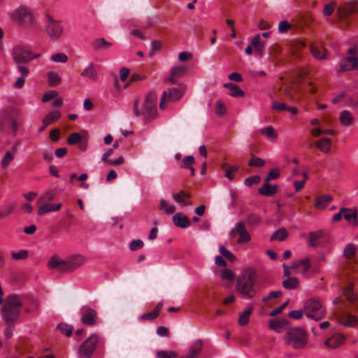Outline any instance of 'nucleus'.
I'll return each instance as SVG.
<instances>
[{"instance_id":"f257e3e1","label":"nucleus","mask_w":358,"mask_h":358,"mask_svg":"<svg viewBox=\"0 0 358 358\" xmlns=\"http://www.w3.org/2000/svg\"><path fill=\"white\" fill-rule=\"evenodd\" d=\"M133 111L135 117H142L145 122H149L157 117V95L153 92H148L141 103L137 98L133 103Z\"/></svg>"},{"instance_id":"f03ea898","label":"nucleus","mask_w":358,"mask_h":358,"mask_svg":"<svg viewBox=\"0 0 358 358\" xmlns=\"http://www.w3.org/2000/svg\"><path fill=\"white\" fill-rule=\"evenodd\" d=\"M257 280L255 271L245 269L242 271L237 278L235 289L241 298L250 299L257 294L255 284Z\"/></svg>"},{"instance_id":"7ed1b4c3","label":"nucleus","mask_w":358,"mask_h":358,"mask_svg":"<svg viewBox=\"0 0 358 358\" xmlns=\"http://www.w3.org/2000/svg\"><path fill=\"white\" fill-rule=\"evenodd\" d=\"M284 341L295 350L303 349L308 343V334L303 328H291L285 333Z\"/></svg>"},{"instance_id":"20e7f679","label":"nucleus","mask_w":358,"mask_h":358,"mask_svg":"<svg viewBox=\"0 0 358 358\" xmlns=\"http://www.w3.org/2000/svg\"><path fill=\"white\" fill-rule=\"evenodd\" d=\"M22 301L19 296L11 295L8 297L6 302L2 308V315L3 320L7 322H11L16 320L20 313Z\"/></svg>"},{"instance_id":"39448f33","label":"nucleus","mask_w":358,"mask_h":358,"mask_svg":"<svg viewBox=\"0 0 358 358\" xmlns=\"http://www.w3.org/2000/svg\"><path fill=\"white\" fill-rule=\"evenodd\" d=\"M303 312L307 317L318 321L324 317L326 309L321 300L317 297H314L304 301Z\"/></svg>"},{"instance_id":"423d86ee","label":"nucleus","mask_w":358,"mask_h":358,"mask_svg":"<svg viewBox=\"0 0 358 358\" xmlns=\"http://www.w3.org/2000/svg\"><path fill=\"white\" fill-rule=\"evenodd\" d=\"M185 92V86L180 84L177 87H170L167 90H164L160 99L159 107L162 110L168 108L169 102H176L179 101Z\"/></svg>"},{"instance_id":"0eeeda50","label":"nucleus","mask_w":358,"mask_h":358,"mask_svg":"<svg viewBox=\"0 0 358 358\" xmlns=\"http://www.w3.org/2000/svg\"><path fill=\"white\" fill-rule=\"evenodd\" d=\"M99 343L98 334H92L78 347L76 355L78 358H91Z\"/></svg>"},{"instance_id":"6e6552de","label":"nucleus","mask_w":358,"mask_h":358,"mask_svg":"<svg viewBox=\"0 0 358 358\" xmlns=\"http://www.w3.org/2000/svg\"><path fill=\"white\" fill-rule=\"evenodd\" d=\"M46 19L45 31L50 40L55 42L57 41L64 33L62 21L55 19L50 15H47Z\"/></svg>"},{"instance_id":"1a4fd4ad","label":"nucleus","mask_w":358,"mask_h":358,"mask_svg":"<svg viewBox=\"0 0 358 358\" xmlns=\"http://www.w3.org/2000/svg\"><path fill=\"white\" fill-rule=\"evenodd\" d=\"M13 20L17 21L27 27H31L34 24V15L31 10L27 6H20L11 14Z\"/></svg>"},{"instance_id":"9d476101","label":"nucleus","mask_w":358,"mask_h":358,"mask_svg":"<svg viewBox=\"0 0 358 358\" xmlns=\"http://www.w3.org/2000/svg\"><path fill=\"white\" fill-rule=\"evenodd\" d=\"M349 56L343 59L339 64L340 70L350 71L358 69V49L350 48L348 50Z\"/></svg>"},{"instance_id":"9b49d317","label":"nucleus","mask_w":358,"mask_h":358,"mask_svg":"<svg viewBox=\"0 0 358 358\" xmlns=\"http://www.w3.org/2000/svg\"><path fill=\"white\" fill-rule=\"evenodd\" d=\"M86 262V258L81 255H74L66 258L64 266L60 268L62 272H73Z\"/></svg>"},{"instance_id":"f8f14e48","label":"nucleus","mask_w":358,"mask_h":358,"mask_svg":"<svg viewBox=\"0 0 358 358\" xmlns=\"http://www.w3.org/2000/svg\"><path fill=\"white\" fill-rule=\"evenodd\" d=\"M13 55L15 62L19 64V65H21L22 63H27L38 57V55H34L29 50L22 47L15 48Z\"/></svg>"},{"instance_id":"ddd939ff","label":"nucleus","mask_w":358,"mask_h":358,"mask_svg":"<svg viewBox=\"0 0 358 358\" xmlns=\"http://www.w3.org/2000/svg\"><path fill=\"white\" fill-rule=\"evenodd\" d=\"M337 12L341 17H346L358 12V1L350 0L344 2L338 6Z\"/></svg>"},{"instance_id":"4468645a","label":"nucleus","mask_w":358,"mask_h":358,"mask_svg":"<svg viewBox=\"0 0 358 358\" xmlns=\"http://www.w3.org/2000/svg\"><path fill=\"white\" fill-rule=\"evenodd\" d=\"M245 222H239L236 224L235 227L231 230V235L233 236L237 233L239 235V238L237 240V243L239 244H243L250 241L251 236L249 232L245 228Z\"/></svg>"},{"instance_id":"2eb2a0df","label":"nucleus","mask_w":358,"mask_h":358,"mask_svg":"<svg viewBox=\"0 0 358 358\" xmlns=\"http://www.w3.org/2000/svg\"><path fill=\"white\" fill-rule=\"evenodd\" d=\"M97 319V313L94 309L91 308H83L81 321L84 324L94 326L96 324Z\"/></svg>"},{"instance_id":"dca6fc26","label":"nucleus","mask_w":358,"mask_h":358,"mask_svg":"<svg viewBox=\"0 0 358 358\" xmlns=\"http://www.w3.org/2000/svg\"><path fill=\"white\" fill-rule=\"evenodd\" d=\"M187 71V68L184 65L173 66L170 71V76L164 80L165 83H176L177 79L182 78Z\"/></svg>"},{"instance_id":"f3484780","label":"nucleus","mask_w":358,"mask_h":358,"mask_svg":"<svg viewBox=\"0 0 358 358\" xmlns=\"http://www.w3.org/2000/svg\"><path fill=\"white\" fill-rule=\"evenodd\" d=\"M338 322L344 327H355L358 318L356 315H352L348 313H343L338 317Z\"/></svg>"},{"instance_id":"a211bd4d","label":"nucleus","mask_w":358,"mask_h":358,"mask_svg":"<svg viewBox=\"0 0 358 358\" xmlns=\"http://www.w3.org/2000/svg\"><path fill=\"white\" fill-rule=\"evenodd\" d=\"M191 194L185 192L184 190H180L178 192L173 193L172 194V198L173 200L182 206H188L192 205V202L189 200Z\"/></svg>"},{"instance_id":"6ab92c4d","label":"nucleus","mask_w":358,"mask_h":358,"mask_svg":"<svg viewBox=\"0 0 358 358\" xmlns=\"http://www.w3.org/2000/svg\"><path fill=\"white\" fill-rule=\"evenodd\" d=\"M82 77L95 82L99 78V73L94 63L90 62L80 73Z\"/></svg>"},{"instance_id":"aec40b11","label":"nucleus","mask_w":358,"mask_h":358,"mask_svg":"<svg viewBox=\"0 0 358 358\" xmlns=\"http://www.w3.org/2000/svg\"><path fill=\"white\" fill-rule=\"evenodd\" d=\"M343 217L349 224L357 226V211L353 208H342Z\"/></svg>"},{"instance_id":"412c9836","label":"nucleus","mask_w":358,"mask_h":358,"mask_svg":"<svg viewBox=\"0 0 358 358\" xmlns=\"http://www.w3.org/2000/svg\"><path fill=\"white\" fill-rule=\"evenodd\" d=\"M173 222L175 226L180 228H187L190 226L189 218L182 213H177L173 216Z\"/></svg>"},{"instance_id":"4be33fe9","label":"nucleus","mask_w":358,"mask_h":358,"mask_svg":"<svg viewBox=\"0 0 358 358\" xmlns=\"http://www.w3.org/2000/svg\"><path fill=\"white\" fill-rule=\"evenodd\" d=\"M345 339V337L344 335L337 334L334 335L332 337L328 338L325 341V345L328 346L329 348H337L343 344Z\"/></svg>"},{"instance_id":"5701e85b","label":"nucleus","mask_w":358,"mask_h":358,"mask_svg":"<svg viewBox=\"0 0 358 358\" xmlns=\"http://www.w3.org/2000/svg\"><path fill=\"white\" fill-rule=\"evenodd\" d=\"M278 186L277 185H271L268 182H266V180H264V182L259 189L258 192L260 194L266 196H271L274 195L277 192Z\"/></svg>"},{"instance_id":"b1692460","label":"nucleus","mask_w":358,"mask_h":358,"mask_svg":"<svg viewBox=\"0 0 358 358\" xmlns=\"http://www.w3.org/2000/svg\"><path fill=\"white\" fill-rule=\"evenodd\" d=\"M112 45V43L106 41L103 38H96L92 43V46L96 51L108 50Z\"/></svg>"},{"instance_id":"393cba45","label":"nucleus","mask_w":358,"mask_h":358,"mask_svg":"<svg viewBox=\"0 0 358 358\" xmlns=\"http://www.w3.org/2000/svg\"><path fill=\"white\" fill-rule=\"evenodd\" d=\"M17 69L20 72L21 76L17 79L13 86L16 88H21L24 85L25 78L29 73V69L22 65H17Z\"/></svg>"},{"instance_id":"a878e982","label":"nucleus","mask_w":358,"mask_h":358,"mask_svg":"<svg viewBox=\"0 0 358 358\" xmlns=\"http://www.w3.org/2000/svg\"><path fill=\"white\" fill-rule=\"evenodd\" d=\"M202 346L203 343L201 340L194 341L183 358H194L201 352Z\"/></svg>"},{"instance_id":"bb28decb","label":"nucleus","mask_w":358,"mask_h":358,"mask_svg":"<svg viewBox=\"0 0 358 358\" xmlns=\"http://www.w3.org/2000/svg\"><path fill=\"white\" fill-rule=\"evenodd\" d=\"M354 117L352 113L347 110L341 112L339 120L341 124L345 127H349L354 122Z\"/></svg>"},{"instance_id":"cd10ccee","label":"nucleus","mask_w":358,"mask_h":358,"mask_svg":"<svg viewBox=\"0 0 358 358\" xmlns=\"http://www.w3.org/2000/svg\"><path fill=\"white\" fill-rule=\"evenodd\" d=\"M224 88H227L230 90V96L234 97L244 96L245 92L242 90L237 85L228 83L223 85Z\"/></svg>"},{"instance_id":"c85d7f7f","label":"nucleus","mask_w":358,"mask_h":358,"mask_svg":"<svg viewBox=\"0 0 358 358\" xmlns=\"http://www.w3.org/2000/svg\"><path fill=\"white\" fill-rule=\"evenodd\" d=\"M310 51L313 56L317 59L324 60L327 59L326 50L322 47L311 45L310 47Z\"/></svg>"},{"instance_id":"c756f323","label":"nucleus","mask_w":358,"mask_h":358,"mask_svg":"<svg viewBox=\"0 0 358 358\" xmlns=\"http://www.w3.org/2000/svg\"><path fill=\"white\" fill-rule=\"evenodd\" d=\"M61 117V113L59 110H54L50 112L47 115H45L43 120L42 123L45 125H49L55 121L58 120Z\"/></svg>"},{"instance_id":"7c9ffc66","label":"nucleus","mask_w":358,"mask_h":358,"mask_svg":"<svg viewBox=\"0 0 358 358\" xmlns=\"http://www.w3.org/2000/svg\"><path fill=\"white\" fill-rule=\"evenodd\" d=\"M315 145L322 152L327 153L331 148V141L328 138H323L317 141Z\"/></svg>"},{"instance_id":"2f4dec72","label":"nucleus","mask_w":358,"mask_h":358,"mask_svg":"<svg viewBox=\"0 0 358 358\" xmlns=\"http://www.w3.org/2000/svg\"><path fill=\"white\" fill-rule=\"evenodd\" d=\"M15 152L16 150L15 148H13V150L7 151L5 153L1 161V166L2 168H6L8 166V164L14 159Z\"/></svg>"},{"instance_id":"473e14b6","label":"nucleus","mask_w":358,"mask_h":358,"mask_svg":"<svg viewBox=\"0 0 358 358\" xmlns=\"http://www.w3.org/2000/svg\"><path fill=\"white\" fill-rule=\"evenodd\" d=\"M282 287L286 289H294L299 285V280L295 277H289L282 282Z\"/></svg>"},{"instance_id":"72a5a7b5","label":"nucleus","mask_w":358,"mask_h":358,"mask_svg":"<svg viewBox=\"0 0 358 358\" xmlns=\"http://www.w3.org/2000/svg\"><path fill=\"white\" fill-rule=\"evenodd\" d=\"M64 263L65 260L59 259V257L57 255H53L48 260V265L49 268L52 269L58 267H60L61 268L62 267L64 266Z\"/></svg>"},{"instance_id":"f704fd0d","label":"nucleus","mask_w":358,"mask_h":358,"mask_svg":"<svg viewBox=\"0 0 358 358\" xmlns=\"http://www.w3.org/2000/svg\"><path fill=\"white\" fill-rule=\"evenodd\" d=\"M159 209L162 210L166 215H171L176 210V208L173 205L169 204L165 199H160Z\"/></svg>"},{"instance_id":"c9c22d12","label":"nucleus","mask_w":358,"mask_h":358,"mask_svg":"<svg viewBox=\"0 0 358 358\" xmlns=\"http://www.w3.org/2000/svg\"><path fill=\"white\" fill-rule=\"evenodd\" d=\"M253 310L252 306H249L238 318V324L241 326L246 325L248 323L250 316Z\"/></svg>"},{"instance_id":"e433bc0d","label":"nucleus","mask_w":358,"mask_h":358,"mask_svg":"<svg viewBox=\"0 0 358 358\" xmlns=\"http://www.w3.org/2000/svg\"><path fill=\"white\" fill-rule=\"evenodd\" d=\"M356 251V245L353 243H348L344 248L343 255L346 259H351L355 255Z\"/></svg>"},{"instance_id":"4c0bfd02","label":"nucleus","mask_w":358,"mask_h":358,"mask_svg":"<svg viewBox=\"0 0 358 358\" xmlns=\"http://www.w3.org/2000/svg\"><path fill=\"white\" fill-rule=\"evenodd\" d=\"M288 236V233L285 229H280L275 231L270 238L271 241L278 240L280 241H285Z\"/></svg>"},{"instance_id":"58836bf2","label":"nucleus","mask_w":358,"mask_h":358,"mask_svg":"<svg viewBox=\"0 0 358 358\" xmlns=\"http://www.w3.org/2000/svg\"><path fill=\"white\" fill-rule=\"evenodd\" d=\"M260 131L271 140H275L278 138V132L271 126L262 129Z\"/></svg>"},{"instance_id":"ea45409f","label":"nucleus","mask_w":358,"mask_h":358,"mask_svg":"<svg viewBox=\"0 0 358 358\" xmlns=\"http://www.w3.org/2000/svg\"><path fill=\"white\" fill-rule=\"evenodd\" d=\"M343 294L351 303H353L357 300V296L353 292L352 285H348L346 287L344 288Z\"/></svg>"},{"instance_id":"a19ab883","label":"nucleus","mask_w":358,"mask_h":358,"mask_svg":"<svg viewBox=\"0 0 358 358\" xmlns=\"http://www.w3.org/2000/svg\"><path fill=\"white\" fill-rule=\"evenodd\" d=\"M57 329L66 336H70L73 330V327L71 325L65 323L57 324Z\"/></svg>"},{"instance_id":"79ce46f5","label":"nucleus","mask_w":358,"mask_h":358,"mask_svg":"<svg viewBox=\"0 0 358 358\" xmlns=\"http://www.w3.org/2000/svg\"><path fill=\"white\" fill-rule=\"evenodd\" d=\"M285 324V320H272L269 322V327L277 332H280L282 327Z\"/></svg>"},{"instance_id":"37998d69","label":"nucleus","mask_w":358,"mask_h":358,"mask_svg":"<svg viewBox=\"0 0 358 358\" xmlns=\"http://www.w3.org/2000/svg\"><path fill=\"white\" fill-rule=\"evenodd\" d=\"M178 354L174 351L160 350L157 352V358H176Z\"/></svg>"},{"instance_id":"c03bdc74","label":"nucleus","mask_w":358,"mask_h":358,"mask_svg":"<svg viewBox=\"0 0 358 358\" xmlns=\"http://www.w3.org/2000/svg\"><path fill=\"white\" fill-rule=\"evenodd\" d=\"M48 82L50 85H57L61 83V78L55 72H49L48 73Z\"/></svg>"},{"instance_id":"a18cd8bd","label":"nucleus","mask_w":358,"mask_h":358,"mask_svg":"<svg viewBox=\"0 0 358 358\" xmlns=\"http://www.w3.org/2000/svg\"><path fill=\"white\" fill-rule=\"evenodd\" d=\"M220 253L222 255V257H224L227 258V259L230 260L231 262L234 261L235 256L224 246H220L219 248Z\"/></svg>"},{"instance_id":"49530a36","label":"nucleus","mask_w":358,"mask_h":358,"mask_svg":"<svg viewBox=\"0 0 358 358\" xmlns=\"http://www.w3.org/2000/svg\"><path fill=\"white\" fill-rule=\"evenodd\" d=\"M28 257V252L26 250H21L17 252H12L11 257L13 259H25Z\"/></svg>"},{"instance_id":"de8ad7c7","label":"nucleus","mask_w":358,"mask_h":358,"mask_svg":"<svg viewBox=\"0 0 358 358\" xmlns=\"http://www.w3.org/2000/svg\"><path fill=\"white\" fill-rule=\"evenodd\" d=\"M51 59L55 62L65 63L68 60V57L64 53L59 52L52 55Z\"/></svg>"},{"instance_id":"09e8293b","label":"nucleus","mask_w":358,"mask_h":358,"mask_svg":"<svg viewBox=\"0 0 358 358\" xmlns=\"http://www.w3.org/2000/svg\"><path fill=\"white\" fill-rule=\"evenodd\" d=\"M336 7V3L335 2H331L330 3H328L324 6L322 13L325 16H329L332 14L334 8Z\"/></svg>"},{"instance_id":"8fccbe9b","label":"nucleus","mask_w":358,"mask_h":358,"mask_svg":"<svg viewBox=\"0 0 358 358\" xmlns=\"http://www.w3.org/2000/svg\"><path fill=\"white\" fill-rule=\"evenodd\" d=\"M260 180H261V178L259 176H253L248 177V178H245L244 180V184L248 187H250L253 184H257L258 182H260Z\"/></svg>"},{"instance_id":"3c124183","label":"nucleus","mask_w":358,"mask_h":358,"mask_svg":"<svg viewBox=\"0 0 358 358\" xmlns=\"http://www.w3.org/2000/svg\"><path fill=\"white\" fill-rule=\"evenodd\" d=\"M280 176V174L279 169H273L269 171L267 177L264 180H266V182H269L271 180L278 179Z\"/></svg>"},{"instance_id":"603ef678","label":"nucleus","mask_w":358,"mask_h":358,"mask_svg":"<svg viewBox=\"0 0 358 358\" xmlns=\"http://www.w3.org/2000/svg\"><path fill=\"white\" fill-rule=\"evenodd\" d=\"M143 245V242L141 240H134L130 243L129 249L132 251H135L142 248Z\"/></svg>"},{"instance_id":"864d4df0","label":"nucleus","mask_w":358,"mask_h":358,"mask_svg":"<svg viewBox=\"0 0 358 358\" xmlns=\"http://www.w3.org/2000/svg\"><path fill=\"white\" fill-rule=\"evenodd\" d=\"M81 141V136L78 133H73L68 138V143L69 145H74Z\"/></svg>"},{"instance_id":"5fc2aeb1","label":"nucleus","mask_w":358,"mask_h":358,"mask_svg":"<svg viewBox=\"0 0 358 358\" xmlns=\"http://www.w3.org/2000/svg\"><path fill=\"white\" fill-rule=\"evenodd\" d=\"M260 222V217L255 214L250 215L246 220V223L249 225H257Z\"/></svg>"},{"instance_id":"6e6d98bb","label":"nucleus","mask_w":358,"mask_h":358,"mask_svg":"<svg viewBox=\"0 0 358 358\" xmlns=\"http://www.w3.org/2000/svg\"><path fill=\"white\" fill-rule=\"evenodd\" d=\"M264 164L265 162L262 158L254 157L250 159L248 164L251 166L262 167Z\"/></svg>"},{"instance_id":"4d7b16f0","label":"nucleus","mask_w":358,"mask_h":358,"mask_svg":"<svg viewBox=\"0 0 358 358\" xmlns=\"http://www.w3.org/2000/svg\"><path fill=\"white\" fill-rule=\"evenodd\" d=\"M58 92L55 90H51L48 91V92L45 93L42 97V101L46 102L48 101L56 96H57Z\"/></svg>"},{"instance_id":"13d9d810","label":"nucleus","mask_w":358,"mask_h":358,"mask_svg":"<svg viewBox=\"0 0 358 358\" xmlns=\"http://www.w3.org/2000/svg\"><path fill=\"white\" fill-rule=\"evenodd\" d=\"M158 317V313L157 311H151L150 313L143 314L140 316V319L141 320H154L155 318Z\"/></svg>"},{"instance_id":"bf43d9fd","label":"nucleus","mask_w":358,"mask_h":358,"mask_svg":"<svg viewBox=\"0 0 358 358\" xmlns=\"http://www.w3.org/2000/svg\"><path fill=\"white\" fill-rule=\"evenodd\" d=\"M14 210V207L13 205H8L5 206L3 209L0 210V217H5L11 214Z\"/></svg>"},{"instance_id":"052dcab7","label":"nucleus","mask_w":358,"mask_h":358,"mask_svg":"<svg viewBox=\"0 0 358 358\" xmlns=\"http://www.w3.org/2000/svg\"><path fill=\"white\" fill-rule=\"evenodd\" d=\"M222 278L229 281H233L234 279V273L230 269H224L222 273Z\"/></svg>"},{"instance_id":"680f3d73","label":"nucleus","mask_w":358,"mask_h":358,"mask_svg":"<svg viewBox=\"0 0 358 358\" xmlns=\"http://www.w3.org/2000/svg\"><path fill=\"white\" fill-rule=\"evenodd\" d=\"M300 266L303 267L302 273H306L310 268V260L309 258H305L300 260Z\"/></svg>"},{"instance_id":"e2e57ef3","label":"nucleus","mask_w":358,"mask_h":358,"mask_svg":"<svg viewBox=\"0 0 358 358\" xmlns=\"http://www.w3.org/2000/svg\"><path fill=\"white\" fill-rule=\"evenodd\" d=\"M54 197H55L54 192L52 191H49L41 196V198L38 200V202L43 203V202H45V201H49L52 200L54 199Z\"/></svg>"},{"instance_id":"0e129e2a","label":"nucleus","mask_w":358,"mask_h":358,"mask_svg":"<svg viewBox=\"0 0 358 358\" xmlns=\"http://www.w3.org/2000/svg\"><path fill=\"white\" fill-rule=\"evenodd\" d=\"M327 206L326 202H324L322 196H320L315 199V207L317 209L323 210Z\"/></svg>"},{"instance_id":"69168bd1","label":"nucleus","mask_w":358,"mask_h":358,"mask_svg":"<svg viewBox=\"0 0 358 358\" xmlns=\"http://www.w3.org/2000/svg\"><path fill=\"white\" fill-rule=\"evenodd\" d=\"M52 211L51 204H43L39 207L38 210V215H41Z\"/></svg>"},{"instance_id":"338daca9","label":"nucleus","mask_w":358,"mask_h":358,"mask_svg":"<svg viewBox=\"0 0 358 358\" xmlns=\"http://www.w3.org/2000/svg\"><path fill=\"white\" fill-rule=\"evenodd\" d=\"M322 235V232L321 231H313V232H310V234H309V237H310V245L312 246H314L315 244L313 243V242L320 238Z\"/></svg>"},{"instance_id":"774afa93","label":"nucleus","mask_w":358,"mask_h":358,"mask_svg":"<svg viewBox=\"0 0 358 358\" xmlns=\"http://www.w3.org/2000/svg\"><path fill=\"white\" fill-rule=\"evenodd\" d=\"M183 167L189 168L194 163V158L192 156H186L182 159Z\"/></svg>"}]
</instances>
